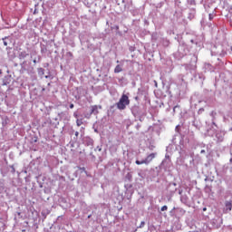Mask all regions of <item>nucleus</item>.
I'll list each match as a JSON object with an SVG mask.
<instances>
[{
	"mask_svg": "<svg viewBox=\"0 0 232 232\" xmlns=\"http://www.w3.org/2000/svg\"><path fill=\"white\" fill-rule=\"evenodd\" d=\"M130 104V98L126 94H122L119 102L116 103L118 110H126V107Z\"/></svg>",
	"mask_w": 232,
	"mask_h": 232,
	"instance_id": "nucleus-1",
	"label": "nucleus"
},
{
	"mask_svg": "<svg viewBox=\"0 0 232 232\" xmlns=\"http://www.w3.org/2000/svg\"><path fill=\"white\" fill-rule=\"evenodd\" d=\"M157 157V152H152L150 154H149L143 160H136V164L137 166H140L141 164H150V162L153 161V159H155Z\"/></svg>",
	"mask_w": 232,
	"mask_h": 232,
	"instance_id": "nucleus-2",
	"label": "nucleus"
},
{
	"mask_svg": "<svg viewBox=\"0 0 232 232\" xmlns=\"http://www.w3.org/2000/svg\"><path fill=\"white\" fill-rule=\"evenodd\" d=\"M99 110H102V106L101 105H92L91 107V115H98Z\"/></svg>",
	"mask_w": 232,
	"mask_h": 232,
	"instance_id": "nucleus-3",
	"label": "nucleus"
},
{
	"mask_svg": "<svg viewBox=\"0 0 232 232\" xmlns=\"http://www.w3.org/2000/svg\"><path fill=\"white\" fill-rule=\"evenodd\" d=\"M122 72V67L121 65H117L114 69V73H121Z\"/></svg>",
	"mask_w": 232,
	"mask_h": 232,
	"instance_id": "nucleus-4",
	"label": "nucleus"
},
{
	"mask_svg": "<svg viewBox=\"0 0 232 232\" xmlns=\"http://www.w3.org/2000/svg\"><path fill=\"white\" fill-rule=\"evenodd\" d=\"M20 59H25V57H28V53L26 52H22L19 54Z\"/></svg>",
	"mask_w": 232,
	"mask_h": 232,
	"instance_id": "nucleus-5",
	"label": "nucleus"
},
{
	"mask_svg": "<svg viewBox=\"0 0 232 232\" xmlns=\"http://www.w3.org/2000/svg\"><path fill=\"white\" fill-rule=\"evenodd\" d=\"M226 208H227V209H229V211H231V208H232L231 202H227Z\"/></svg>",
	"mask_w": 232,
	"mask_h": 232,
	"instance_id": "nucleus-6",
	"label": "nucleus"
},
{
	"mask_svg": "<svg viewBox=\"0 0 232 232\" xmlns=\"http://www.w3.org/2000/svg\"><path fill=\"white\" fill-rule=\"evenodd\" d=\"M214 17H215V14H208L209 21H213Z\"/></svg>",
	"mask_w": 232,
	"mask_h": 232,
	"instance_id": "nucleus-7",
	"label": "nucleus"
},
{
	"mask_svg": "<svg viewBox=\"0 0 232 232\" xmlns=\"http://www.w3.org/2000/svg\"><path fill=\"white\" fill-rule=\"evenodd\" d=\"M144 226H146V222L141 221L140 224V226H139V227H140V228H142V227H144Z\"/></svg>",
	"mask_w": 232,
	"mask_h": 232,
	"instance_id": "nucleus-8",
	"label": "nucleus"
},
{
	"mask_svg": "<svg viewBox=\"0 0 232 232\" xmlns=\"http://www.w3.org/2000/svg\"><path fill=\"white\" fill-rule=\"evenodd\" d=\"M111 30H116V32H119V25H114L111 27Z\"/></svg>",
	"mask_w": 232,
	"mask_h": 232,
	"instance_id": "nucleus-9",
	"label": "nucleus"
},
{
	"mask_svg": "<svg viewBox=\"0 0 232 232\" xmlns=\"http://www.w3.org/2000/svg\"><path fill=\"white\" fill-rule=\"evenodd\" d=\"M161 211H168V206L161 207Z\"/></svg>",
	"mask_w": 232,
	"mask_h": 232,
	"instance_id": "nucleus-10",
	"label": "nucleus"
},
{
	"mask_svg": "<svg viewBox=\"0 0 232 232\" xmlns=\"http://www.w3.org/2000/svg\"><path fill=\"white\" fill-rule=\"evenodd\" d=\"M79 169H81V171H83L84 173H86V168H84V167H80Z\"/></svg>",
	"mask_w": 232,
	"mask_h": 232,
	"instance_id": "nucleus-11",
	"label": "nucleus"
},
{
	"mask_svg": "<svg viewBox=\"0 0 232 232\" xmlns=\"http://www.w3.org/2000/svg\"><path fill=\"white\" fill-rule=\"evenodd\" d=\"M38 72H41L42 73H44V69L40 68V69H38Z\"/></svg>",
	"mask_w": 232,
	"mask_h": 232,
	"instance_id": "nucleus-12",
	"label": "nucleus"
},
{
	"mask_svg": "<svg viewBox=\"0 0 232 232\" xmlns=\"http://www.w3.org/2000/svg\"><path fill=\"white\" fill-rule=\"evenodd\" d=\"M76 124H77V126H81V124H82V122H81V121H79V120H77Z\"/></svg>",
	"mask_w": 232,
	"mask_h": 232,
	"instance_id": "nucleus-13",
	"label": "nucleus"
},
{
	"mask_svg": "<svg viewBox=\"0 0 232 232\" xmlns=\"http://www.w3.org/2000/svg\"><path fill=\"white\" fill-rule=\"evenodd\" d=\"M73 108H74L73 103H71V104H70V109H71V110H73Z\"/></svg>",
	"mask_w": 232,
	"mask_h": 232,
	"instance_id": "nucleus-14",
	"label": "nucleus"
},
{
	"mask_svg": "<svg viewBox=\"0 0 232 232\" xmlns=\"http://www.w3.org/2000/svg\"><path fill=\"white\" fill-rule=\"evenodd\" d=\"M228 12L229 14H232V6L229 7Z\"/></svg>",
	"mask_w": 232,
	"mask_h": 232,
	"instance_id": "nucleus-15",
	"label": "nucleus"
},
{
	"mask_svg": "<svg viewBox=\"0 0 232 232\" xmlns=\"http://www.w3.org/2000/svg\"><path fill=\"white\" fill-rule=\"evenodd\" d=\"M75 137H79V131L75 132Z\"/></svg>",
	"mask_w": 232,
	"mask_h": 232,
	"instance_id": "nucleus-16",
	"label": "nucleus"
},
{
	"mask_svg": "<svg viewBox=\"0 0 232 232\" xmlns=\"http://www.w3.org/2000/svg\"><path fill=\"white\" fill-rule=\"evenodd\" d=\"M200 153H206V150H202L200 151Z\"/></svg>",
	"mask_w": 232,
	"mask_h": 232,
	"instance_id": "nucleus-17",
	"label": "nucleus"
},
{
	"mask_svg": "<svg viewBox=\"0 0 232 232\" xmlns=\"http://www.w3.org/2000/svg\"><path fill=\"white\" fill-rule=\"evenodd\" d=\"M203 211H208V208H203Z\"/></svg>",
	"mask_w": 232,
	"mask_h": 232,
	"instance_id": "nucleus-18",
	"label": "nucleus"
},
{
	"mask_svg": "<svg viewBox=\"0 0 232 232\" xmlns=\"http://www.w3.org/2000/svg\"><path fill=\"white\" fill-rule=\"evenodd\" d=\"M4 44H5V46H7V44H6V42H5V43H4Z\"/></svg>",
	"mask_w": 232,
	"mask_h": 232,
	"instance_id": "nucleus-19",
	"label": "nucleus"
},
{
	"mask_svg": "<svg viewBox=\"0 0 232 232\" xmlns=\"http://www.w3.org/2000/svg\"><path fill=\"white\" fill-rule=\"evenodd\" d=\"M37 63V61L36 60H34V63L35 64Z\"/></svg>",
	"mask_w": 232,
	"mask_h": 232,
	"instance_id": "nucleus-20",
	"label": "nucleus"
},
{
	"mask_svg": "<svg viewBox=\"0 0 232 232\" xmlns=\"http://www.w3.org/2000/svg\"><path fill=\"white\" fill-rule=\"evenodd\" d=\"M230 24H231V26H232V19H230Z\"/></svg>",
	"mask_w": 232,
	"mask_h": 232,
	"instance_id": "nucleus-21",
	"label": "nucleus"
},
{
	"mask_svg": "<svg viewBox=\"0 0 232 232\" xmlns=\"http://www.w3.org/2000/svg\"><path fill=\"white\" fill-rule=\"evenodd\" d=\"M93 145V141H91V146H92Z\"/></svg>",
	"mask_w": 232,
	"mask_h": 232,
	"instance_id": "nucleus-22",
	"label": "nucleus"
},
{
	"mask_svg": "<svg viewBox=\"0 0 232 232\" xmlns=\"http://www.w3.org/2000/svg\"><path fill=\"white\" fill-rule=\"evenodd\" d=\"M69 55H71V56H72V53H69Z\"/></svg>",
	"mask_w": 232,
	"mask_h": 232,
	"instance_id": "nucleus-23",
	"label": "nucleus"
},
{
	"mask_svg": "<svg viewBox=\"0 0 232 232\" xmlns=\"http://www.w3.org/2000/svg\"><path fill=\"white\" fill-rule=\"evenodd\" d=\"M176 108H177V106H176V107H174V111L176 110Z\"/></svg>",
	"mask_w": 232,
	"mask_h": 232,
	"instance_id": "nucleus-24",
	"label": "nucleus"
},
{
	"mask_svg": "<svg viewBox=\"0 0 232 232\" xmlns=\"http://www.w3.org/2000/svg\"><path fill=\"white\" fill-rule=\"evenodd\" d=\"M74 117H77V115H76V114H74Z\"/></svg>",
	"mask_w": 232,
	"mask_h": 232,
	"instance_id": "nucleus-25",
	"label": "nucleus"
},
{
	"mask_svg": "<svg viewBox=\"0 0 232 232\" xmlns=\"http://www.w3.org/2000/svg\"><path fill=\"white\" fill-rule=\"evenodd\" d=\"M230 162H232V159H230Z\"/></svg>",
	"mask_w": 232,
	"mask_h": 232,
	"instance_id": "nucleus-26",
	"label": "nucleus"
},
{
	"mask_svg": "<svg viewBox=\"0 0 232 232\" xmlns=\"http://www.w3.org/2000/svg\"><path fill=\"white\" fill-rule=\"evenodd\" d=\"M231 131H232V129H231Z\"/></svg>",
	"mask_w": 232,
	"mask_h": 232,
	"instance_id": "nucleus-27",
	"label": "nucleus"
}]
</instances>
